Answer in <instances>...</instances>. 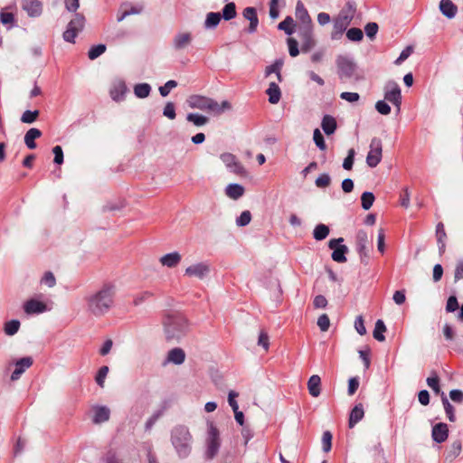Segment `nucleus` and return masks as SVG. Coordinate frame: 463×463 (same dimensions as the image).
I'll return each instance as SVG.
<instances>
[{
  "label": "nucleus",
  "mask_w": 463,
  "mask_h": 463,
  "mask_svg": "<svg viewBox=\"0 0 463 463\" xmlns=\"http://www.w3.org/2000/svg\"><path fill=\"white\" fill-rule=\"evenodd\" d=\"M317 326H319L322 332H326L328 330L330 326V320L326 314H323L318 317Z\"/></svg>",
  "instance_id": "obj_64"
},
{
  "label": "nucleus",
  "mask_w": 463,
  "mask_h": 463,
  "mask_svg": "<svg viewBox=\"0 0 463 463\" xmlns=\"http://www.w3.org/2000/svg\"><path fill=\"white\" fill-rule=\"evenodd\" d=\"M367 242H368L367 232L364 230H359L355 235V243H356V250H357L358 253L360 254L361 258H363V256H367V253H366Z\"/></svg>",
  "instance_id": "obj_22"
},
{
  "label": "nucleus",
  "mask_w": 463,
  "mask_h": 463,
  "mask_svg": "<svg viewBox=\"0 0 463 463\" xmlns=\"http://www.w3.org/2000/svg\"><path fill=\"white\" fill-rule=\"evenodd\" d=\"M182 256L177 251L167 253L160 258V263L167 268H175L181 261Z\"/></svg>",
  "instance_id": "obj_25"
},
{
  "label": "nucleus",
  "mask_w": 463,
  "mask_h": 463,
  "mask_svg": "<svg viewBox=\"0 0 463 463\" xmlns=\"http://www.w3.org/2000/svg\"><path fill=\"white\" fill-rule=\"evenodd\" d=\"M330 183L331 178L328 174L320 175L315 181V184L318 188H326L330 184Z\"/></svg>",
  "instance_id": "obj_58"
},
{
  "label": "nucleus",
  "mask_w": 463,
  "mask_h": 463,
  "mask_svg": "<svg viewBox=\"0 0 463 463\" xmlns=\"http://www.w3.org/2000/svg\"><path fill=\"white\" fill-rule=\"evenodd\" d=\"M185 359V353L183 349L175 347L168 352L167 362L175 364H182Z\"/></svg>",
  "instance_id": "obj_29"
},
{
  "label": "nucleus",
  "mask_w": 463,
  "mask_h": 463,
  "mask_svg": "<svg viewBox=\"0 0 463 463\" xmlns=\"http://www.w3.org/2000/svg\"><path fill=\"white\" fill-rule=\"evenodd\" d=\"M251 221V213L250 211H243L236 219V224L240 227L248 225Z\"/></svg>",
  "instance_id": "obj_54"
},
{
  "label": "nucleus",
  "mask_w": 463,
  "mask_h": 463,
  "mask_svg": "<svg viewBox=\"0 0 463 463\" xmlns=\"http://www.w3.org/2000/svg\"><path fill=\"white\" fill-rule=\"evenodd\" d=\"M128 90L127 85L123 80H118L113 83L109 94L114 101H121L125 98V94Z\"/></svg>",
  "instance_id": "obj_18"
},
{
  "label": "nucleus",
  "mask_w": 463,
  "mask_h": 463,
  "mask_svg": "<svg viewBox=\"0 0 463 463\" xmlns=\"http://www.w3.org/2000/svg\"><path fill=\"white\" fill-rule=\"evenodd\" d=\"M386 331V326L383 320L378 319L375 323L374 330L373 332V337L380 342H383L385 340V336L383 335V333Z\"/></svg>",
  "instance_id": "obj_40"
},
{
  "label": "nucleus",
  "mask_w": 463,
  "mask_h": 463,
  "mask_svg": "<svg viewBox=\"0 0 463 463\" xmlns=\"http://www.w3.org/2000/svg\"><path fill=\"white\" fill-rule=\"evenodd\" d=\"M154 297V293L148 290L142 291L134 296L133 304L139 306Z\"/></svg>",
  "instance_id": "obj_46"
},
{
  "label": "nucleus",
  "mask_w": 463,
  "mask_h": 463,
  "mask_svg": "<svg viewBox=\"0 0 463 463\" xmlns=\"http://www.w3.org/2000/svg\"><path fill=\"white\" fill-rule=\"evenodd\" d=\"M258 345L260 346L263 347V349L265 351L269 350V335H268V333L266 331L261 330L260 332L259 338H258Z\"/></svg>",
  "instance_id": "obj_59"
},
{
  "label": "nucleus",
  "mask_w": 463,
  "mask_h": 463,
  "mask_svg": "<svg viewBox=\"0 0 463 463\" xmlns=\"http://www.w3.org/2000/svg\"><path fill=\"white\" fill-rule=\"evenodd\" d=\"M117 287L113 282H105L96 291L84 298L87 311L94 317H102L114 306Z\"/></svg>",
  "instance_id": "obj_1"
},
{
  "label": "nucleus",
  "mask_w": 463,
  "mask_h": 463,
  "mask_svg": "<svg viewBox=\"0 0 463 463\" xmlns=\"http://www.w3.org/2000/svg\"><path fill=\"white\" fill-rule=\"evenodd\" d=\"M383 156V145L382 140L378 137H373L370 143V150L366 156V164L369 167L373 168L378 165Z\"/></svg>",
  "instance_id": "obj_8"
},
{
  "label": "nucleus",
  "mask_w": 463,
  "mask_h": 463,
  "mask_svg": "<svg viewBox=\"0 0 463 463\" xmlns=\"http://www.w3.org/2000/svg\"><path fill=\"white\" fill-rule=\"evenodd\" d=\"M439 8L448 19H453L458 13V6L451 0H440Z\"/></svg>",
  "instance_id": "obj_20"
},
{
  "label": "nucleus",
  "mask_w": 463,
  "mask_h": 463,
  "mask_svg": "<svg viewBox=\"0 0 463 463\" xmlns=\"http://www.w3.org/2000/svg\"><path fill=\"white\" fill-rule=\"evenodd\" d=\"M151 86L148 83H138L134 87V94L139 99H145L149 96Z\"/></svg>",
  "instance_id": "obj_37"
},
{
  "label": "nucleus",
  "mask_w": 463,
  "mask_h": 463,
  "mask_svg": "<svg viewBox=\"0 0 463 463\" xmlns=\"http://www.w3.org/2000/svg\"><path fill=\"white\" fill-rule=\"evenodd\" d=\"M299 37L301 40V50L304 52H309L316 45V40L313 35V26L300 27Z\"/></svg>",
  "instance_id": "obj_13"
},
{
  "label": "nucleus",
  "mask_w": 463,
  "mask_h": 463,
  "mask_svg": "<svg viewBox=\"0 0 463 463\" xmlns=\"http://www.w3.org/2000/svg\"><path fill=\"white\" fill-rule=\"evenodd\" d=\"M163 115L169 119H175L176 117L175 104L173 102H167L164 108Z\"/></svg>",
  "instance_id": "obj_61"
},
{
  "label": "nucleus",
  "mask_w": 463,
  "mask_h": 463,
  "mask_svg": "<svg viewBox=\"0 0 463 463\" xmlns=\"http://www.w3.org/2000/svg\"><path fill=\"white\" fill-rule=\"evenodd\" d=\"M71 26L78 31H82L85 25V17L83 14L75 13L73 18L69 22Z\"/></svg>",
  "instance_id": "obj_44"
},
{
  "label": "nucleus",
  "mask_w": 463,
  "mask_h": 463,
  "mask_svg": "<svg viewBox=\"0 0 463 463\" xmlns=\"http://www.w3.org/2000/svg\"><path fill=\"white\" fill-rule=\"evenodd\" d=\"M81 31H78V30H76V28H73L72 26L68 24L66 30L64 31V33L62 34L63 40L65 42H68V43H75V38L77 37V35Z\"/></svg>",
  "instance_id": "obj_47"
},
{
  "label": "nucleus",
  "mask_w": 463,
  "mask_h": 463,
  "mask_svg": "<svg viewBox=\"0 0 463 463\" xmlns=\"http://www.w3.org/2000/svg\"><path fill=\"white\" fill-rule=\"evenodd\" d=\"M384 99L392 103L397 112L401 110L402 105V93L399 85L394 81H390L384 88Z\"/></svg>",
  "instance_id": "obj_9"
},
{
  "label": "nucleus",
  "mask_w": 463,
  "mask_h": 463,
  "mask_svg": "<svg viewBox=\"0 0 463 463\" xmlns=\"http://www.w3.org/2000/svg\"><path fill=\"white\" fill-rule=\"evenodd\" d=\"M337 66L338 76L342 80L355 79L358 80L356 74L357 65L354 61L345 55H339L335 61Z\"/></svg>",
  "instance_id": "obj_6"
},
{
  "label": "nucleus",
  "mask_w": 463,
  "mask_h": 463,
  "mask_svg": "<svg viewBox=\"0 0 463 463\" xmlns=\"http://www.w3.org/2000/svg\"><path fill=\"white\" fill-rule=\"evenodd\" d=\"M165 333L167 340H178L186 332L187 320L180 314L167 315L164 319Z\"/></svg>",
  "instance_id": "obj_5"
},
{
  "label": "nucleus",
  "mask_w": 463,
  "mask_h": 463,
  "mask_svg": "<svg viewBox=\"0 0 463 463\" xmlns=\"http://www.w3.org/2000/svg\"><path fill=\"white\" fill-rule=\"evenodd\" d=\"M344 241L343 238L332 239L328 242L329 249L333 250L332 259L334 261L338 263H344L346 261L345 254L348 252V248L341 244Z\"/></svg>",
  "instance_id": "obj_11"
},
{
  "label": "nucleus",
  "mask_w": 463,
  "mask_h": 463,
  "mask_svg": "<svg viewBox=\"0 0 463 463\" xmlns=\"http://www.w3.org/2000/svg\"><path fill=\"white\" fill-rule=\"evenodd\" d=\"M33 358L30 356L23 357L15 362V369L11 374V380L16 381L21 375L33 365Z\"/></svg>",
  "instance_id": "obj_16"
},
{
  "label": "nucleus",
  "mask_w": 463,
  "mask_h": 463,
  "mask_svg": "<svg viewBox=\"0 0 463 463\" xmlns=\"http://www.w3.org/2000/svg\"><path fill=\"white\" fill-rule=\"evenodd\" d=\"M269 96V102L271 104H277L280 100L281 91L279 85L276 82H270L269 88L266 90Z\"/></svg>",
  "instance_id": "obj_31"
},
{
  "label": "nucleus",
  "mask_w": 463,
  "mask_h": 463,
  "mask_svg": "<svg viewBox=\"0 0 463 463\" xmlns=\"http://www.w3.org/2000/svg\"><path fill=\"white\" fill-rule=\"evenodd\" d=\"M236 14V5L233 2H230L224 5L221 15L224 20L229 21L234 18Z\"/></svg>",
  "instance_id": "obj_41"
},
{
  "label": "nucleus",
  "mask_w": 463,
  "mask_h": 463,
  "mask_svg": "<svg viewBox=\"0 0 463 463\" xmlns=\"http://www.w3.org/2000/svg\"><path fill=\"white\" fill-rule=\"evenodd\" d=\"M186 119L187 121L192 122L196 127L204 126L209 122V118L207 117L197 113L187 114Z\"/></svg>",
  "instance_id": "obj_39"
},
{
  "label": "nucleus",
  "mask_w": 463,
  "mask_h": 463,
  "mask_svg": "<svg viewBox=\"0 0 463 463\" xmlns=\"http://www.w3.org/2000/svg\"><path fill=\"white\" fill-rule=\"evenodd\" d=\"M104 463H125L124 460L114 451H108L103 458Z\"/></svg>",
  "instance_id": "obj_57"
},
{
  "label": "nucleus",
  "mask_w": 463,
  "mask_h": 463,
  "mask_svg": "<svg viewBox=\"0 0 463 463\" xmlns=\"http://www.w3.org/2000/svg\"><path fill=\"white\" fill-rule=\"evenodd\" d=\"M356 11V5L354 1H348L334 19L333 30L331 33L332 40L341 39L344 32L351 24Z\"/></svg>",
  "instance_id": "obj_4"
},
{
  "label": "nucleus",
  "mask_w": 463,
  "mask_h": 463,
  "mask_svg": "<svg viewBox=\"0 0 463 463\" xmlns=\"http://www.w3.org/2000/svg\"><path fill=\"white\" fill-rule=\"evenodd\" d=\"M375 200V197L371 192H364L361 196V204L364 210H369Z\"/></svg>",
  "instance_id": "obj_45"
},
{
  "label": "nucleus",
  "mask_w": 463,
  "mask_h": 463,
  "mask_svg": "<svg viewBox=\"0 0 463 463\" xmlns=\"http://www.w3.org/2000/svg\"><path fill=\"white\" fill-rule=\"evenodd\" d=\"M296 17L302 24L301 27L313 26L311 17L301 1H298L297 3Z\"/></svg>",
  "instance_id": "obj_19"
},
{
  "label": "nucleus",
  "mask_w": 463,
  "mask_h": 463,
  "mask_svg": "<svg viewBox=\"0 0 463 463\" xmlns=\"http://www.w3.org/2000/svg\"><path fill=\"white\" fill-rule=\"evenodd\" d=\"M110 411L106 406H97L94 408L92 421L95 424H100L109 420Z\"/></svg>",
  "instance_id": "obj_24"
},
{
  "label": "nucleus",
  "mask_w": 463,
  "mask_h": 463,
  "mask_svg": "<svg viewBox=\"0 0 463 463\" xmlns=\"http://www.w3.org/2000/svg\"><path fill=\"white\" fill-rule=\"evenodd\" d=\"M20 326V321L17 319L7 321L4 325V332L6 335H14L19 331Z\"/></svg>",
  "instance_id": "obj_38"
},
{
  "label": "nucleus",
  "mask_w": 463,
  "mask_h": 463,
  "mask_svg": "<svg viewBox=\"0 0 463 463\" xmlns=\"http://www.w3.org/2000/svg\"><path fill=\"white\" fill-rule=\"evenodd\" d=\"M321 127L326 135H331L336 129V120L330 115H325L321 122Z\"/></svg>",
  "instance_id": "obj_33"
},
{
  "label": "nucleus",
  "mask_w": 463,
  "mask_h": 463,
  "mask_svg": "<svg viewBox=\"0 0 463 463\" xmlns=\"http://www.w3.org/2000/svg\"><path fill=\"white\" fill-rule=\"evenodd\" d=\"M364 415V408L361 403L356 404L351 411L349 417V428H354V425L359 422Z\"/></svg>",
  "instance_id": "obj_32"
},
{
  "label": "nucleus",
  "mask_w": 463,
  "mask_h": 463,
  "mask_svg": "<svg viewBox=\"0 0 463 463\" xmlns=\"http://www.w3.org/2000/svg\"><path fill=\"white\" fill-rule=\"evenodd\" d=\"M42 136V131L38 128H30L24 135V143L29 149L36 147L35 139Z\"/></svg>",
  "instance_id": "obj_28"
},
{
  "label": "nucleus",
  "mask_w": 463,
  "mask_h": 463,
  "mask_svg": "<svg viewBox=\"0 0 463 463\" xmlns=\"http://www.w3.org/2000/svg\"><path fill=\"white\" fill-rule=\"evenodd\" d=\"M441 402L449 420L454 422L456 420L455 410L444 392H441Z\"/></svg>",
  "instance_id": "obj_36"
},
{
  "label": "nucleus",
  "mask_w": 463,
  "mask_h": 463,
  "mask_svg": "<svg viewBox=\"0 0 463 463\" xmlns=\"http://www.w3.org/2000/svg\"><path fill=\"white\" fill-rule=\"evenodd\" d=\"M222 19V15L220 13L211 12L206 15V19L204 21V28L205 29H214L218 26Z\"/></svg>",
  "instance_id": "obj_34"
},
{
  "label": "nucleus",
  "mask_w": 463,
  "mask_h": 463,
  "mask_svg": "<svg viewBox=\"0 0 463 463\" xmlns=\"http://www.w3.org/2000/svg\"><path fill=\"white\" fill-rule=\"evenodd\" d=\"M242 14L245 19L250 21L248 32L250 33H255L259 24L256 9L254 7H246Z\"/></svg>",
  "instance_id": "obj_21"
},
{
  "label": "nucleus",
  "mask_w": 463,
  "mask_h": 463,
  "mask_svg": "<svg viewBox=\"0 0 463 463\" xmlns=\"http://www.w3.org/2000/svg\"><path fill=\"white\" fill-rule=\"evenodd\" d=\"M106 45L105 44H98L93 45L90 48L88 52V57L90 60H95L98 57H99L101 54H103L106 52Z\"/></svg>",
  "instance_id": "obj_43"
},
{
  "label": "nucleus",
  "mask_w": 463,
  "mask_h": 463,
  "mask_svg": "<svg viewBox=\"0 0 463 463\" xmlns=\"http://www.w3.org/2000/svg\"><path fill=\"white\" fill-rule=\"evenodd\" d=\"M283 66V61L281 60H276L271 65L266 67L265 70V76L268 77L271 73H278L279 71H281Z\"/></svg>",
  "instance_id": "obj_53"
},
{
  "label": "nucleus",
  "mask_w": 463,
  "mask_h": 463,
  "mask_svg": "<svg viewBox=\"0 0 463 463\" xmlns=\"http://www.w3.org/2000/svg\"><path fill=\"white\" fill-rule=\"evenodd\" d=\"M0 22L5 25L13 26L14 23V16L12 13L0 12Z\"/></svg>",
  "instance_id": "obj_63"
},
{
  "label": "nucleus",
  "mask_w": 463,
  "mask_h": 463,
  "mask_svg": "<svg viewBox=\"0 0 463 463\" xmlns=\"http://www.w3.org/2000/svg\"><path fill=\"white\" fill-rule=\"evenodd\" d=\"M449 437V428L446 423L439 422L432 427L431 438L437 443L444 442Z\"/></svg>",
  "instance_id": "obj_17"
},
{
  "label": "nucleus",
  "mask_w": 463,
  "mask_h": 463,
  "mask_svg": "<svg viewBox=\"0 0 463 463\" xmlns=\"http://www.w3.org/2000/svg\"><path fill=\"white\" fill-rule=\"evenodd\" d=\"M211 272V265L207 261L197 262L190 265L184 270V275L189 278L204 279Z\"/></svg>",
  "instance_id": "obj_10"
},
{
  "label": "nucleus",
  "mask_w": 463,
  "mask_h": 463,
  "mask_svg": "<svg viewBox=\"0 0 463 463\" xmlns=\"http://www.w3.org/2000/svg\"><path fill=\"white\" fill-rule=\"evenodd\" d=\"M244 193V187L239 184H230L225 188V194L232 200H238Z\"/></svg>",
  "instance_id": "obj_27"
},
{
  "label": "nucleus",
  "mask_w": 463,
  "mask_h": 463,
  "mask_svg": "<svg viewBox=\"0 0 463 463\" xmlns=\"http://www.w3.org/2000/svg\"><path fill=\"white\" fill-rule=\"evenodd\" d=\"M39 110H25L22 117H21V121L23 123H26V124H32L39 117Z\"/></svg>",
  "instance_id": "obj_48"
},
{
  "label": "nucleus",
  "mask_w": 463,
  "mask_h": 463,
  "mask_svg": "<svg viewBox=\"0 0 463 463\" xmlns=\"http://www.w3.org/2000/svg\"><path fill=\"white\" fill-rule=\"evenodd\" d=\"M355 156V150L354 148H350L347 153V156L345 158L343 162V167L345 170H351L354 165Z\"/></svg>",
  "instance_id": "obj_56"
},
{
  "label": "nucleus",
  "mask_w": 463,
  "mask_h": 463,
  "mask_svg": "<svg viewBox=\"0 0 463 463\" xmlns=\"http://www.w3.org/2000/svg\"><path fill=\"white\" fill-rule=\"evenodd\" d=\"M193 437L184 425L175 426L171 431V442L181 458H187L192 450Z\"/></svg>",
  "instance_id": "obj_3"
},
{
  "label": "nucleus",
  "mask_w": 463,
  "mask_h": 463,
  "mask_svg": "<svg viewBox=\"0 0 463 463\" xmlns=\"http://www.w3.org/2000/svg\"><path fill=\"white\" fill-rule=\"evenodd\" d=\"M330 232L329 227L326 224H317L313 231V237L316 241H323Z\"/></svg>",
  "instance_id": "obj_35"
},
{
  "label": "nucleus",
  "mask_w": 463,
  "mask_h": 463,
  "mask_svg": "<svg viewBox=\"0 0 463 463\" xmlns=\"http://www.w3.org/2000/svg\"><path fill=\"white\" fill-rule=\"evenodd\" d=\"M346 37L352 42H360L364 37V33L361 29L354 27L347 30Z\"/></svg>",
  "instance_id": "obj_51"
},
{
  "label": "nucleus",
  "mask_w": 463,
  "mask_h": 463,
  "mask_svg": "<svg viewBox=\"0 0 463 463\" xmlns=\"http://www.w3.org/2000/svg\"><path fill=\"white\" fill-rule=\"evenodd\" d=\"M313 139H314L315 144L320 150L324 151L326 149V145L324 137L318 128H316L314 130Z\"/></svg>",
  "instance_id": "obj_52"
},
{
  "label": "nucleus",
  "mask_w": 463,
  "mask_h": 463,
  "mask_svg": "<svg viewBox=\"0 0 463 463\" xmlns=\"http://www.w3.org/2000/svg\"><path fill=\"white\" fill-rule=\"evenodd\" d=\"M221 160L232 173L236 175H244L246 173L245 168L233 154H222Z\"/></svg>",
  "instance_id": "obj_12"
},
{
  "label": "nucleus",
  "mask_w": 463,
  "mask_h": 463,
  "mask_svg": "<svg viewBox=\"0 0 463 463\" xmlns=\"http://www.w3.org/2000/svg\"><path fill=\"white\" fill-rule=\"evenodd\" d=\"M461 449V441L458 439L455 440L450 446L448 457L450 458L451 459L456 458L460 454Z\"/></svg>",
  "instance_id": "obj_55"
},
{
  "label": "nucleus",
  "mask_w": 463,
  "mask_h": 463,
  "mask_svg": "<svg viewBox=\"0 0 463 463\" xmlns=\"http://www.w3.org/2000/svg\"><path fill=\"white\" fill-rule=\"evenodd\" d=\"M177 86V82L174 80H168L164 86L159 87V92L162 97H166L172 89Z\"/></svg>",
  "instance_id": "obj_60"
},
{
  "label": "nucleus",
  "mask_w": 463,
  "mask_h": 463,
  "mask_svg": "<svg viewBox=\"0 0 463 463\" xmlns=\"http://www.w3.org/2000/svg\"><path fill=\"white\" fill-rule=\"evenodd\" d=\"M293 25V18L291 16H287L282 22L279 24L278 28L281 31H284L286 34L291 35L294 32Z\"/></svg>",
  "instance_id": "obj_42"
},
{
  "label": "nucleus",
  "mask_w": 463,
  "mask_h": 463,
  "mask_svg": "<svg viewBox=\"0 0 463 463\" xmlns=\"http://www.w3.org/2000/svg\"><path fill=\"white\" fill-rule=\"evenodd\" d=\"M109 371V367L107 365H103L99 369V371L97 373L95 381H96L97 384L101 388L104 387L105 379L108 375Z\"/></svg>",
  "instance_id": "obj_50"
},
{
  "label": "nucleus",
  "mask_w": 463,
  "mask_h": 463,
  "mask_svg": "<svg viewBox=\"0 0 463 463\" xmlns=\"http://www.w3.org/2000/svg\"><path fill=\"white\" fill-rule=\"evenodd\" d=\"M436 238L439 247V254H443L446 249L447 233L445 232L444 224L439 222L436 226Z\"/></svg>",
  "instance_id": "obj_26"
},
{
  "label": "nucleus",
  "mask_w": 463,
  "mask_h": 463,
  "mask_svg": "<svg viewBox=\"0 0 463 463\" xmlns=\"http://www.w3.org/2000/svg\"><path fill=\"white\" fill-rule=\"evenodd\" d=\"M24 309L26 314H40L46 310V305L43 302L30 299L24 303Z\"/></svg>",
  "instance_id": "obj_23"
},
{
  "label": "nucleus",
  "mask_w": 463,
  "mask_h": 463,
  "mask_svg": "<svg viewBox=\"0 0 463 463\" xmlns=\"http://www.w3.org/2000/svg\"><path fill=\"white\" fill-rule=\"evenodd\" d=\"M187 103L191 109H200L213 116H219L232 108L231 103L227 100L219 103L213 99L203 95H191Z\"/></svg>",
  "instance_id": "obj_2"
},
{
  "label": "nucleus",
  "mask_w": 463,
  "mask_h": 463,
  "mask_svg": "<svg viewBox=\"0 0 463 463\" xmlns=\"http://www.w3.org/2000/svg\"><path fill=\"white\" fill-rule=\"evenodd\" d=\"M426 382L430 389H432L436 393H439V378L436 372H432L431 376L428 377Z\"/></svg>",
  "instance_id": "obj_49"
},
{
  "label": "nucleus",
  "mask_w": 463,
  "mask_h": 463,
  "mask_svg": "<svg viewBox=\"0 0 463 463\" xmlns=\"http://www.w3.org/2000/svg\"><path fill=\"white\" fill-rule=\"evenodd\" d=\"M220 446L219 430L214 424L211 422L208 425L205 458L207 459H213L217 455Z\"/></svg>",
  "instance_id": "obj_7"
},
{
  "label": "nucleus",
  "mask_w": 463,
  "mask_h": 463,
  "mask_svg": "<svg viewBox=\"0 0 463 463\" xmlns=\"http://www.w3.org/2000/svg\"><path fill=\"white\" fill-rule=\"evenodd\" d=\"M21 7L33 18L39 17L43 13V3L39 0H21Z\"/></svg>",
  "instance_id": "obj_14"
},
{
  "label": "nucleus",
  "mask_w": 463,
  "mask_h": 463,
  "mask_svg": "<svg viewBox=\"0 0 463 463\" xmlns=\"http://www.w3.org/2000/svg\"><path fill=\"white\" fill-rule=\"evenodd\" d=\"M320 385H321L320 377L317 374L312 375L308 379V382H307V389H308L309 394L313 397H318L321 392Z\"/></svg>",
  "instance_id": "obj_30"
},
{
  "label": "nucleus",
  "mask_w": 463,
  "mask_h": 463,
  "mask_svg": "<svg viewBox=\"0 0 463 463\" xmlns=\"http://www.w3.org/2000/svg\"><path fill=\"white\" fill-rule=\"evenodd\" d=\"M193 42V35L189 32L177 33L172 42L173 48L175 51H181L188 47Z\"/></svg>",
  "instance_id": "obj_15"
},
{
  "label": "nucleus",
  "mask_w": 463,
  "mask_h": 463,
  "mask_svg": "<svg viewBox=\"0 0 463 463\" xmlns=\"http://www.w3.org/2000/svg\"><path fill=\"white\" fill-rule=\"evenodd\" d=\"M322 445L323 450L328 452L332 447V434L330 431L326 430L323 433L322 436Z\"/></svg>",
  "instance_id": "obj_62"
}]
</instances>
